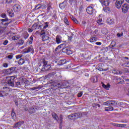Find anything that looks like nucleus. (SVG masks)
<instances>
[{
  "mask_svg": "<svg viewBox=\"0 0 129 129\" xmlns=\"http://www.w3.org/2000/svg\"><path fill=\"white\" fill-rule=\"evenodd\" d=\"M82 25H83V26H85V25H86V21H83L82 22Z\"/></svg>",
  "mask_w": 129,
  "mask_h": 129,
  "instance_id": "nucleus-63",
  "label": "nucleus"
},
{
  "mask_svg": "<svg viewBox=\"0 0 129 129\" xmlns=\"http://www.w3.org/2000/svg\"><path fill=\"white\" fill-rule=\"evenodd\" d=\"M38 27H39V28H41V27H42V26L39 25L38 24V23H34L32 26L33 29H37V28H38Z\"/></svg>",
  "mask_w": 129,
  "mask_h": 129,
  "instance_id": "nucleus-30",
  "label": "nucleus"
},
{
  "mask_svg": "<svg viewBox=\"0 0 129 129\" xmlns=\"http://www.w3.org/2000/svg\"><path fill=\"white\" fill-rule=\"evenodd\" d=\"M62 51L63 53H66L67 55H71L73 53V51L70 49L68 47H66L62 49Z\"/></svg>",
  "mask_w": 129,
  "mask_h": 129,
  "instance_id": "nucleus-6",
  "label": "nucleus"
},
{
  "mask_svg": "<svg viewBox=\"0 0 129 129\" xmlns=\"http://www.w3.org/2000/svg\"><path fill=\"white\" fill-rule=\"evenodd\" d=\"M9 69L10 70L11 73H13V72H15L16 69H17V68L16 67H13L10 68Z\"/></svg>",
  "mask_w": 129,
  "mask_h": 129,
  "instance_id": "nucleus-36",
  "label": "nucleus"
},
{
  "mask_svg": "<svg viewBox=\"0 0 129 129\" xmlns=\"http://www.w3.org/2000/svg\"><path fill=\"white\" fill-rule=\"evenodd\" d=\"M12 40H13V41H16L17 40H19V36H18L17 35L13 36Z\"/></svg>",
  "mask_w": 129,
  "mask_h": 129,
  "instance_id": "nucleus-41",
  "label": "nucleus"
},
{
  "mask_svg": "<svg viewBox=\"0 0 129 129\" xmlns=\"http://www.w3.org/2000/svg\"><path fill=\"white\" fill-rule=\"evenodd\" d=\"M24 44V40L23 39L20 40L19 42L17 43V45H19V46H22Z\"/></svg>",
  "mask_w": 129,
  "mask_h": 129,
  "instance_id": "nucleus-34",
  "label": "nucleus"
},
{
  "mask_svg": "<svg viewBox=\"0 0 129 129\" xmlns=\"http://www.w3.org/2000/svg\"><path fill=\"white\" fill-rule=\"evenodd\" d=\"M7 13L9 14L10 17H13V14L14 13H13V10H12V9H7Z\"/></svg>",
  "mask_w": 129,
  "mask_h": 129,
  "instance_id": "nucleus-27",
  "label": "nucleus"
},
{
  "mask_svg": "<svg viewBox=\"0 0 129 129\" xmlns=\"http://www.w3.org/2000/svg\"><path fill=\"white\" fill-rule=\"evenodd\" d=\"M3 92H4V93H7V96H8V95H9V91H10V89L9 88V87H4L3 88Z\"/></svg>",
  "mask_w": 129,
  "mask_h": 129,
  "instance_id": "nucleus-16",
  "label": "nucleus"
},
{
  "mask_svg": "<svg viewBox=\"0 0 129 129\" xmlns=\"http://www.w3.org/2000/svg\"><path fill=\"white\" fill-rule=\"evenodd\" d=\"M64 23H65L67 26H69V21H68V19H67L66 17L64 18Z\"/></svg>",
  "mask_w": 129,
  "mask_h": 129,
  "instance_id": "nucleus-38",
  "label": "nucleus"
},
{
  "mask_svg": "<svg viewBox=\"0 0 129 129\" xmlns=\"http://www.w3.org/2000/svg\"><path fill=\"white\" fill-rule=\"evenodd\" d=\"M118 104H119V105L121 106L122 107H123V106H124V105H125V103H123V102H119V103H118Z\"/></svg>",
  "mask_w": 129,
  "mask_h": 129,
  "instance_id": "nucleus-47",
  "label": "nucleus"
},
{
  "mask_svg": "<svg viewBox=\"0 0 129 129\" xmlns=\"http://www.w3.org/2000/svg\"><path fill=\"white\" fill-rule=\"evenodd\" d=\"M102 86L103 88H105V89L108 90V89H109V87H110V85L107 84L105 85L104 84H102Z\"/></svg>",
  "mask_w": 129,
  "mask_h": 129,
  "instance_id": "nucleus-25",
  "label": "nucleus"
},
{
  "mask_svg": "<svg viewBox=\"0 0 129 129\" xmlns=\"http://www.w3.org/2000/svg\"><path fill=\"white\" fill-rule=\"evenodd\" d=\"M55 86L56 87H58V88H66V86L64 85H62V84H60V83H57L56 85H55Z\"/></svg>",
  "mask_w": 129,
  "mask_h": 129,
  "instance_id": "nucleus-17",
  "label": "nucleus"
},
{
  "mask_svg": "<svg viewBox=\"0 0 129 129\" xmlns=\"http://www.w3.org/2000/svg\"><path fill=\"white\" fill-rule=\"evenodd\" d=\"M7 93H4L3 91H0V97H4L7 96Z\"/></svg>",
  "mask_w": 129,
  "mask_h": 129,
  "instance_id": "nucleus-31",
  "label": "nucleus"
},
{
  "mask_svg": "<svg viewBox=\"0 0 129 129\" xmlns=\"http://www.w3.org/2000/svg\"><path fill=\"white\" fill-rule=\"evenodd\" d=\"M11 115L12 116L13 119H15L17 117V115H16V113L15 112V110H14V109H13L12 110Z\"/></svg>",
  "mask_w": 129,
  "mask_h": 129,
  "instance_id": "nucleus-24",
  "label": "nucleus"
},
{
  "mask_svg": "<svg viewBox=\"0 0 129 129\" xmlns=\"http://www.w3.org/2000/svg\"><path fill=\"white\" fill-rule=\"evenodd\" d=\"M62 46H65V44H61L58 45L55 49V52H59L60 49L62 48Z\"/></svg>",
  "mask_w": 129,
  "mask_h": 129,
  "instance_id": "nucleus-20",
  "label": "nucleus"
},
{
  "mask_svg": "<svg viewBox=\"0 0 129 129\" xmlns=\"http://www.w3.org/2000/svg\"><path fill=\"white\" fill-rule=\"evenodd\" d=\"M4 31L5 29L4 28L0 29V34H3Z\"/></svg>",
  "mask_w": 129,
  "mask_h": 129,
  "instance_id": "nucleus-59",
  "label": "nucleus"
},
{
  "mask_svg": "<svg viewBox=\"0 0 129 129\" xmlns=\"http://www.w3.org/2000/svg\"><path fill=\"white\" fill-rule=\"evenodd\" d=\"M106 111H112L113 110V108L112 106H109L105 108Z\"/></svg>",
  "mask_w": 129,
  "mask_h": 129,
  "instance_id": "nucleus-26",
  "label": "nucleus"
},
{
  "mask_svg": "<svg viewBox=\"0 0 129 129\" xmlns=\"http://www.w3.org/2000/svg\"><path fill=\"white\" fill-rule=\"evenodd\" d=\"M81 114H80V113H76L70 115V117H72V119H77V118H79V117H80Z\"/></svg>",
  "mask_w": 129,
  "mask_h": 129,
  "instance_id": "nucleus-9",
  "label": "nucleus"
},
{
  "mask_svg": "<svg viewBox=\"0 0 129 129\" xmlns=\"http://www.w3.org/2000/svg\"><path fill=\"white\" fill-rule=\"evenodd\" d=\"M52 116L53 117V118H54L55 120H57V121L59 120V117H58V115H57L56 113H52Z\"/></svg>",
  "mask_w": 129,
  "mask_h": 129,
  "instance_id": "nucleus-18",
  "label": "nucleus"
},
{
  "mask_svg": "<svg viewBox=\"0 0 129 129\" xmlns=\"http://www.w3.org/2000/svg\"><path fill=\"white\" fill-rule=\"evenodd\" d=\"M90 80L93 83H96L97 82V77H92L90 78Z\"/></svg>",
  "mask_w": 129,
  "mask_h": 129,
  "instance_id": "nucleus-19",
  "label": "nucleus"
},
{
  "mask_svg": "<svg viewBox=\"0 0 129 129\" xmlns=\"http://www.w3.org/2000/svg\"><path fill=\"white\" fill-rule=\"evenodd\" d=\"M39 35L41 36L44 44H49L50 40H49V37L46 35V31L45 30H41Z\"/></svg>",
  "mask_w": 129,
  "mask_h": 129,
  "instance_id": "nucleus-3",
  "label": "nucleus"
},
{
  "mask_svg": "<svg viewBox=\"0 0 129 129\" xmlns=\"http://www.w3.org/2000/svg\"><path fill=\"white\" fill-rule=\"evenodd\" d=\"M41 8L42 9H46L47 8V6H46V5H41Z\"/></svg>",
  "mask_w": 129,
  "mask_h": 129,
  "instance_id": "nucleus-61",
  "label": "nucleus"
},
{
  "mask_svg": "<svg viewBox=\"0 0 129 129\" xmlns=\"http://www.w3.org/2000/svg\"><path fill=\"white\" fill-rule=\"evenodd\" d=\"M24 63H25V60H24V59H23V58H20L18 61V64L19 65H23V64H24Z\"/></svg>",
  "mask_w": 129,
  "mask_h": 129,
  "instance_id": "nucleus-32",
  "label": "nucleus"
},
{
  "mask_svg": "<svg viewBox=\"0 0 129 129\" xmlns=\"http://www.w3.org/2000/svg\"><path fill=\"white\" fill-rule=\"evenodd\" d=\"M83 94V92H81L78 94V97H81L82 95Z\"/></svg>",
  "mask_w": 129,
  "mask_h": 129,
  "instance_id": "nucleus-49",
  "label": "nucleus"
},
{
  "mask_svg": "<svg viewBox=\"0 0 129 129\" xmlns=\"http://www.w3.org/2000/svg\"><path fill=\"white\" fill-rule=\"evenodd\" d=\"M103 11H105L106 13H107V12H109L110 9L108 7H105L103 8Z\"/></svg>",
  "mask_w": 129,
  "mask_h": 129,
  "instance_id": "nucleus-37",
  "label": "nucleus"
},
{
  "mask_svg": "<svg viewBox=\"0 0 129 129\" xmlns=\"http://www.w3.org/2000/svg\"><path fill=\"white\" fill-rule=\"evenodd\" d=\"M104 105H107V106H114V107H116L117 105V102L114 100H109L103 103Z\"/></svg>",
  "mask_w": 129,
  "mask_h": 129,
  "instance_id": "nucleus-4",
  "label": "nucleus"
},
{
  "mask_svg": "<svg viewBox=\"0 0 129 129\" xmlns=\"http://www.w3.org/2000/svg\"><path fill=\"white\" fill-rule=\"evenodd\" d=\"M65 7H66V2H63L62 3H61L59 4V8L61 10H63L65 8Z\"/></svg>",
  "mask_w": 129,
  "mask_h": 129,
  "instance_id": "nucleus-22",
  "label": "nucleus"
},
{
  "mask_svg": "<svg viewBox=\"0 0 129 129\" xmlns=\"http://www.w3.org/2000/svg\"><path fill=\"white\" fill-rule=\"evenodd\" d=\"M51 9H52V7H51V5L49 4L47 6V11L46 13L48 14V13H50V11H51Z\"/></svg>",
  "mask_w": 129,
  "mask_h": 129,
  "instance_id": "nucleus-33",
  "label": "nucleus"
},
{
  "mask_svg": "<svg viewBox=\"0 0 129 129\" xmlns=\"http://www.w3.org/2000/svg\"><path fill=\"white\" fill-rule=\"evenodd\" d=\"M13 9L14 12H19L21 9V6L19 5H15L13 6Z\"/></svg>",
  "mask_w": 129,
  "mask_h": 129,
  "instance_id": "nucleus-14",
  "label": "nucleus"
},
{
  "mask_svg": "<svg viewBox=\"0 0 129 129\" xmlns=\"http://www.w3.org/2000/svg\"><path fill=\"white\" fill-rule=\"evenodd\" d=\"M125 73H129V69H125Z\"/></svg>",
  "mask_w": 129,
  "mask_h": 129,
  "instance_id": "nucleus-64",
  "label": "nucleus"
},
{
  "mask_svg": "<svg viewBox=\"0 0 129 129\" xmlns=\"http://www.w3.org/2000/svg\"><path fill=\"white\" fill-rule=\"evenodd\" d=\"M121 10H122V13H123V14H126V13L128 12L129 5H127V4H123L122 6Z\"/></svg>",
  "mask_w": 129,
  "mask_h": 129,
  "instance_id": "nucleus-5",
  "label": "nucleus"
},
{
  "mask_svg": "<svg viewBox=\"0 0 129 129\" xmlns=\"http://www.w3.org/2000/svg\"><path fill=\"white\" fill-rule=\"evenodd\" d=\"M72 20L73 21V22H74V23H75L76 24H78V21H77V19H76V18L72 17Z\"/></svg>",
  "mask_w": 129,
  "mask_h": 129,
  "instance_id": "nucleus-42",
  "label": "nucleus"
},
{
  "mask_svg": "<svg viewBox=\"0 0 129 129\" xmlns=\"http://www.w3.org/2000/svg\"><path fill=\"white\" fill-rule=\"evenodd\" d=\"M8 43H9V41L8 40H5L4 43H3V45H4V46H6L7 45H8Z\"/></svg>",
  "mask_w": 129,
  "mask_h": 129,
  "instance_id": "nucleus-55",
  "label": "nucleus"
},
{
  "mask_svg": "<svg viewBox=\"0 0 129 129\" xmlns=\"http://www.w3.org/2000/svg\"><path fill=\"white\" fill-rule=\"evenodd\" d=\"M49 27V25H48V22L45 23V26L43 27V29H47Z\"/></svg>",
  "mask_w": 129,
  "mask_h": 129,
  "instance_id": "nucleus-53",
  "label": "nucleus"
},
{
  "mask_svg": "<svg viewBox=\"0 0 129 129\" xmlns=\"http://www.w3.org/2000/svg\"><path fill=\"white\" fill-rule=\"evenodd\" d=\"M9 66V64L7 63H4L3 64V67H5V68H7Z\"/></svg>",
  "mask_w": 129,
  "mask_h": 129,
  "instance_id": "nucleus-57",
  "label": "nucleus"
},
{
  "mask_svg": "<svg viewBox=\"0 0 129 129\" xmlns=\"http://www.w3.org/2000/svg\"><path fill=\"white\" fill-rule=\"evenodd\" d=\"M22 57H23V54H19V55H17L16 56V58L17 60L22 58Z\"/></svg>",
  "mask_w": 129,
  "mask_h": 129,
  "instance_id": "nucleus-43",
  "label": "nucleus"
},
{
  "mask_svg": "<svg viewBox=\"0 0 129 129\" xmlns=\"http://www.w3.org/2000/svg\"><path fill=\"white\" fill-rule=\"evenodd\" d=\"M96 45H97L98 46H100L102 43L100 42H97L95 43Z\"/></svg>",
  "mask_w": 129,
  "mask_h": 129,
  "instance_id": "nucleus-60",
  "label": "nucleus"
},
{
  "mask_svg": "<svg viewBox=\"0 0 129 129\" xmlns=\"http://www.w3.org/2000/svg\"><path fill=\"white\" fill-rule=\"evenodd\" d=\"M6 73L8 75H11V74H12V72H11V70H10V69H9L6 70Z\"/></svg>",
  "mask_w": 129,
  "mask_h": 129,
  "instance_id": "nucleus-40",
  "label": "nucleus"
},
{
  "mask_svg": "<svg viewBox=\"0 0 129 129\" xmlns=\"http://www.w3.org/2000/svg\"><path fill=\"white\" fill-rule=\"evenodd\" d=\"M102 19H99L97 21V24H98V25H102Z\"/></svg>",
  "mask_w": 129,
  "mask_h": 129,
  "instance_id": "nucleus-45",
  "label": "nucleus"
},
{
  "mask_svg": "<svg viewBox=\"0 0 129 129\" xmlns=\"http://www.w3.org/2000/svg\"><path fill=\"white\" fill-rule=\"evenodd\" d=\"M1 17L2 18H5L7 17V14L3 13V14H1Z\"/></svg>",
  "mask_w": 129,
  "mask_h": 129,
  "instance_id": "nucleus-54",
  "label": "nucleus"
},
{
  "mask_svg": "<svg viewBox=\"0 0 129 129\" xmlns=\"http://www.w3.org/2000/svg\"><path fill=\"white\" fill-rule=\"evenodd\" d=\"M98 30H95L94 32V34H95L96 35V36H97V35H98Z\"/></svg>",
  "mask_w": 129,
  "mask_h": 129,
  "instance_id": "nucleus-58",
  "label": "nucleus"
},
{
  "mask_svg": "<svg viewBox=\"0 0 129 129\" xmlns=\"http://www.w3.org/2000/svg\"><path fill=\"white\" fill-rule=\"evenodd\" d=\"M96 41H97V38H96V37L95 36L91 37L90 39V42L91 43H93V42H96Z\"/></svg>",
  "mask_w": 129,
  "mask_h": 129,
  "instance_id": "nucleus-23",
  "label": "nucleus"
},
{
  "mask_svg": "<svg viewBox=\"0 0 129 129\" xmlns=\"http://www.w3.org/2000/svg\"><path fill=\"white\" fill-rule=\"evenodd\" d=\"M69 3L70 4V5H71V6L73 5L74 4H75V1H73V0H70L69 1Z\"/></svg>",
  "mask_w": 129,
  "mask_h": 129,
  "instance_id": "nucleus-46",
  "label": "nucleus"
},
{
  "mask_svg": "<svg viewBox=\"0 0 129 129\" xmlns=\"http://www.w3.org/2000/svg\"><path fill=\"white\" fill-rule=\"evenodd\" d=\"M122 36H123V33L121 32V33H117V37H118V38H120V37H122Z\"/></svg>",
  "mask_w": 129,
  "mask_h": 129,
  "instance_id": "nucleus-44",
  "label": "nucleus"
},
{
  "mask_svg": "<svg viewBox=\"0 0 129 129\" xmlns=\"http://www.w3.org/2000/svg\"><path fill=\"white\" fill-rule=\"evenodd\" d=\"M102 6H105V7L109 6V0H105V1H104V3H103Z\"/></svg>",
  "mask_w": 129,
  "mask_h": 129,
  "instance_id": "nucleus-29",
  "label": "nucleus"
},
{
  "mask_svg": "<svg viewBox=\"0 0 129 129\" xmlns=\"http://www.w3.org/2000/svg\"><path fill=\"white\" fill-rule=\"evenodd\" d=\"M66 63V59H61L58 61V65H64Z\"/></svg>",
  "mask_w": 129,
  "mask_h": 129,
  "instance_id": "nucleus-21",
  "label": "nucleus"
},
{
  "mask_svg": "<svg viewBox=\"0 0 129 129\" xmlns=\"http://www.w3.org/2000/svg\"><path fill=\"white\" fill-rule=\"evenodd\" d=\"M112 125L113 126H116L117 127H124L126 126V124H118L115 123H111Z\"/></svg>",
  "mask_w": 129,
  "mask_h": 129,
  "instance_id": "nucleus-11",
  "label": "nucleus"
},
{
  "mask_svg": "<svg viewBox=\"0 0 129 129\" xmlns=\"http://www.w3.org/2000/svg\"><path fill=\"white\" fill-rule=\"evenodd\" d=\"M101 33L104 35H106L107 34V30L106 28H103L101 30Z\"/></svg>",
  "mask_w": 129,
  "mask_h": 129,
  "instance_id": "nucleus-35",
  "label": "nucleus"
},
{
  "mask_svg": "<svg viewBox=\"0 0 129 129\" xmlns=\"http://www.w3.org/2000/svg\"><path fill=\"white\" fill-rule=\"evenodd\" d=\"M35 111V108H33V107H31L29 109V113H30V114L34 113Z\"/></svg>",
  "mask_w": 129,
  "mask_h": 129,
  "instance_id": "nucleus-28",
  "label": "nucleus"
},
{
  "mask_svg": "<svg viewBox=\"0 0 129 129\" xmlns=\"http://www.w3.org/2000/svg\"><path fill=\"white\" fill-rule=\"evenodd\" d=\"M24 53H31L34 54V48L32 47H28L24 49Z\"/></svg>",
  "mask_w": 129,
  "mask_h": 129,
  "instance_id": "nucleus-10",
  "label": "nucleus"
},
{
  "mask_svg": "<svg viewBox=\"0 0 129 129\" xmlns=\"http://www.w3.org/2000/svg\"><path fill=\"white\" fill-rule=\"evenodd\" d=\"M24 122V121H20L19 122L16 123L13 126V128H18V127L20 128V126H21V125H22V124H23Z\"/></svg>",
  "mask_w": 129,
  "mask_h": 129,
  "instance_id": "nucleus-12",
  "label": "nucleus"
},
{
  "mask_svg": "<svg viewBox=\"0 0 129 129\" xmlns=\"http://www.w3.org/2000/svg\"><path fill=\"white\" fill-rule=\"evenodd\" d=\"M41 65L43 67V68L41 69V71H50V70L53 69L52 64L48 63V61L45 59L41 60Z\"/></svg>",
  "mask_w": 129,
  "mask_h": 129,
  "instance_id": "nucleus-1",
  "label": "nucleus"
},
{
  "mask_svg": "<svg viewBox=\"0 0 129 129\" xmlns=\"http://www.w3.org/2000/svg\"><path fill=\"white\" fill-rule=\"evenodd\" d=\"M13 55H9L7 56L6 58H8V59H10L11 60V59H13Z\"/></svg>",
  "mask_w": 129,
  "mask_h": 129,
  "instance_id": "nucleus-48",
  "label": "nucleus"
},
{
  "mask_svg": "<svg viewBox=\"0 0 129 129\" xmlns=\"http://www.w3.org/2000/svg\"><path fill=\"white\" fill-rule=\"evenodd\" d=\"M123 4V0H116L115 3V6L117 9H119L121 8V5Z\"/></svg>",
  "mask_w": 129,
  "mask_h": 129,
  "instance_id": "nucleus-7",
  "label": "nucleus"
},
{
  "mask_svg": "<svg viewBox=\"0 0 129 129\" xmlns=\"http://www.w3.org/2000/svg\"><path fill=\"white\" fill-rule=\"evenodd\" d=\"M16 78H17L16 76L7 77L6 81L7 82V84H8V86H11V87H14V86H15Z\"/></svg>",
  "mask_w": 129,
  "mask_h": 129,
  "instance_id": "nucleus-2",
  "label": "nucleus"
},
{
  "mask_svg": "<svg viewBox=\"0 0 129 129\" xmlns=\"http://www.w3.org/2000/svg\"><path fill=\"white\" fill-rule=\"evenodd\" d=\"M13 0H6V3L7 4H12L13 3Z\"/></svg>",
  "mask_w": 129,
  "mask_h": 129,
  "instance_id": "nucleus-56",
  "label": "nucleus"
},
{
  "mask_svg": "<svg viewBox=\"0 0 129 129\" xmlns=\"http://www.w3.org/2000/svg\"><path fill=\"white\" fill-rule=\"evenodd\" d=\"M86 12L89 15H92L95 12V10L91 7H88L87 8Z\"/></svg>",
  "mask_w": 129,
  "mask_h": 129,
  "instance_id": "nucleus-8",
  "label": "nucleus"
},
{
  "mask_svg": "<svg viewBox=\"0 0 129 129\" xmlns=\"http://www.w3.org/2000/svg\"><path fill=\"white\" fill-rule=\"evenodd\" d=\"M42 8V5L41 4H38L35 7V10H39V9H41Z\"/></svg>",
  "mask_w": 129,
  "mask_h": 129,
  "instance_id": "nucleus-39",
  "label": "nucleus"
},
{
  "mask_svg": "<svg viewBox=\"0 0 129 129\" xmlns=\"http://www.w3.org/2000/svg\"><path fill=\"white\" fill-rule=\"evenodd\" d=\"M56 42L57 44H60L62 42V37L61 35H57L56 37Z\"/></svg>",
  "mask_w": 129,
  "mask_h": 129,
  "instance_id": "nucleus-15",
  "label": "nucleus"
},
{
  "mask_svg": "<svg viewBox=\"0 0 129 129\" xmlns=\"http://www.w3.org/2000/svg\"><path fill=\"white\" fill-rule=\"evenodd\" d=\"M17 87H20L21 86V83L20 82H17L16 83Z\"/></svg>",
  "mask_w": 129,
  "mask_h": 129,
  "instance_id": "nucleus-50",
  "label": "nucleus"
},
{
  "mask_svg": "<svg viewBox=\"0 0 129 129\" xmlns=\"http://www.w3.org/2000/svg\"><path fill=\"white\" fill-rule=\"evenodd\" d=\"M11 23H12V20H9V22H7V23H6L4 24V26H8L9 24H11Z\"/></svg>",
  "mask_w": 129,
  "mask_h": 129,
  "instance_id": "nucleus-51",
  "label": "nucleus"
},
{
  "mask_svg": "<svg viewBox=\"0 0 129 129\" xmlns=\"http://www.w3.org/2000/svg\"><path fill=\"white\" fill-rule=\"evenodd\" d=\"M122 82H123V80H121V81L117 83V84H122Z\"/></svg>",
  "mask_w": 129,
  "mask_h": 129,
  "instance_id": "nucleus-62",
  "label": "nucleus"
},
{
  "mask_svg": "<svg viewBox=\"0 0 129 129\" xmlns=\"http://www.w3.org/2000/svg\"><path fill=\"white\" fill-rule=\"evenodd\" d=\"M108 25H113L114 24V19L113 18H109L106 20Z\"/></svg>",
  "mask_w": 129,
  "mask_h": 129,
  "instance_id": "nucleus-13",
  "label": "nucleus"
},
{
  "mask_svg": "<svg viewBox=\"0 0 129 129\" xmlns=\"http://www.w3.org/2000/svg\"><path fill=\"white\" fill-rule=\"evenodd\" d=\"M59 120H60V121H63V115H62V114L60 115Z\"/></svg>",
  "mask_w": 129,
  "mask_h": 129,
  "instance_id": "nucleus-52",
  "label": "nucleus"
}]
</instances>
